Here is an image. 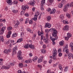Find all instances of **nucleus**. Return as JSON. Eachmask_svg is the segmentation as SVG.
Wrapping results in <instances>:
<instances>
[{
    "mask_svg": "<svg viewBox=\"0 0 73 73\" xmlns=\"http://www.w3.org/2000/svg\"><path fill=\"white\" fill-rule=\"evenodd\" d=\"M59 68L60 70H62V65L61 64H59Z\"/></svg>",
    "mask_w": 73,
    "mask_h": 73,
    "instance_id": "2f4dec72",
    "label": "nucleus"
},
{
    "mask_svg": "<svg viewBox=\"0 0 73 73\" xmlns=\"http://www.w3.org/2000/svg\"><path fill=\"white\" fill-rule=\"evenodd\" d=\"M38 66L40 69H41L42 68V66H41V65H38Z\"/></svg>",
    "mask_w": 73,
    "mask_h": 73,
    "instance_id": "5fc2aeb1",
    "label": "nucleus"
},
{
    "mask_svg": "<svg viewBox=\"0 0 73 73\" xmlns=\"http://www.w3.org/2000/svg\"><path fill=\"white\" fill-rule=\"evenodd\" d=\"M6 28V27H2L0 32V35H2L3 34L4 32V31H5V29Z\"/></svg>",
    "mask_w": 73,
    "mask_h": 73,
    "instance_id": "1a4fd4ad",
    "label": "nucleus"
},
{
    "mask_svg": "<svg viewBox=\"0 0 73 73\" xmlns=\"http://www.w3.org/2000/svg\"><path fill=\"white\" fill-rule=\"evenodd\" d=\"M7 3L8 4H9L11 3V0H7Z\"/></svg>",
    "mask_w": 73,
    "mask_h": 73,
    "instance_id": "09e8293b",
    "label": "nucleus"
},
{
    "mask_svg": "<svg viewBox=\"0 0 73 73\" xmlns=\"http://www.w3.org/2000/svg\"><path fill=\"white\" fill-rule=\"evenodd\" d=\"M65 3L66 1H65L64 0H63L62 1L61 3H62V4H65Z\"/></svg>",
    "mask_w": 73,
    "mask_h": 73,
    "instance_id": "a18cd8bd",
    "label": "nucleus"
},
{
    "mask_svg": "<svg viewBox=\"0 0 73 73\" xmlns=\"http://www.w3.org/2000/svg\"><path fill=\"white\" fill-rule=\"evenodd\" d=\"M50 32H53V33L52 34V36L54 37H57V31L56 30L54 29L51 28L50 29Z\"/></svg>",
    "mask_w": 73,
    "mask_h": 73,
    "instance_id": "f03ea898",
    "label": "nucleus"
},
{
    "mask_svg": "<svg viewBox=\"0 0 73 73\" xmlns=\"http://www.w3.org/2000/svg\"><path fill=\"white\" fill-rule=\"evenodd\" d=\"M33 20H34L35 21H37V19L36 17H34L33 18Z\"/></svg>",
    "mask_w": 73,
    "mask_h": 73,
    "instance_id": "49530a36",
    "label": "nucleus"
},
{
    "mask_svg": "<svg viewBox=\"0 0 73 73\" xmlns=\"http://www.w3.org/2000/svg\"><path fill=\"white\" fill-rule=\"evenodd\" d=\"M24 12L22 11L21 12V15L22 16V15H24Z\"/></svg>",
    "mask_w": 73,
    "mask_h": 73,
    "instance_id": "8fccbe9b",
    "label": "nucleus"
},
{
    "mask_svg": "<svg viewBox=\"0 0 73 73\" xmlns=\"http://www.w3.org/2000/svg\"><path fill=\"white\" fill-rule=\"evenodd\" d=\"M62 53L60 52L58 54V56L59 57H61V56H62Z\"/></svg>",
    "mask_w": 73,
    "mask_h": 73,
    "instance_id": "3c124183",
    "label": "nucleus"
},
{
    "mask_svg": "<svg viewBox=\"0 0 73 73\" xmlns=\"http://www.w3.org/2000/svg\"><path fill=\"white\" fill-rule=\"evenodd\" d=\"M12 29V27L10 26L7 28V30L9 31H11Z\"/></svg>",
    "mask_w": 73,
    "mask_h": 73,
    "instance_id": "a878e982",
    "label": "nucleus"
},
{
    "mask_svg": "<svg viewBox=\"0 0 73 73\" xmlns=\"http://www.w3.org/2000/svg\"><path fill=\"white\" fill-rule=\"evenodd\" d=\"M69 50L68 49H66L65 50V52L67 54H68L69 53Z\"/></svg>",
    "mask_w": 73,
    "mask_h": 73,
    "instance_id": "c9c22d12",
    "label": "nucleus"
},
{
    "mask_svg": "<svg viewBox=\"0 0 73 73\" xmlns=\"http://www.w3.org/2000/svg\"><path fill=\"white\" fill-rule=\"evenodd\" d=\"M17 50V47L16 46H15V48H13V54H15L16 53V50Z\"/></svg>",
    "mask_w": 73,
    "mask_h": 73,
    "instance_id": "9d476101",
    "label": "nucleus"
},
{
    "mask_svg": "<svg viewBox=\"0 0 73 73\" xmlns=\"http://www.w3.org/2000/svg\"><path fill=\"white\" fill-rule=\"evenodd\" d=\"M64 17V15H61L60 16V18L61 19H63Z\"/></svg>",
    "mask_w": 73,
    "mask_h": 73,
    "instance_id": "37998d69",
    "label": "nucleus"
},
{
    "mask_svg": "<svg viewBox=\"0 0 73 73\" xmlns=\"http://www.w3.org/2000/svg\"><path fill=\"white\" fill-rule=\"evenodd\" d=\"M51 19V18H50V17L49 16H48V17H47V21H49Z\"/></svg>",
    "mask_w": 73,
    "mask_h": 73,
    "instance_id": "72a5a7b5",
    "label": "nucleus"
},
{
    "mask_svg": "<svg viewBox=\"0 0 73 73\" xmlns=\"http://www.w3.org/2000/svg\"><path fill=\"white\" fill-rule=\"evenodd\" d=\"M16 36H17V35L16 34V33H14L13 34L12 36V37L13 38H14V37H16Z\"/></svg>",
    "mask_w": 73,
    "mask_h": 73,
    "instance_id": "c85d7f7f",
    "label": "nucleus"
},
{
    "mask_svg": "<svg viewBox=\"0 0 73 73\" xmlns=\"http://www.w3.org/2000/svg\"><path fill=\"white\" fill-rule=\"evenodd\" d=\"M63 30L64 31H68L69 30V26L68 25H66L64 26L63 28Z\"/></svg>",
    "mask_w": 73,
    "mask_h": 73,
    "instance_id": "2eb2a0df",
    "label": "nucleus"
},
{
    "mask_svg": "<svg viewBox=\"0 0 73 73\" xmlns=\"http://www.w3.org/2000/svg\"><path fill=\"white\" fill-rule=\"evenodd\" d=\"M25 16H27V17H28V16H29V15L28 13H26L25 14Z\"/></svg>",
    "mask_w": 73,
    "mask_h": 73,
    "instance_id": "de8ad7c7",
    "label": "nucleus"
},
{
    "mask_svg": "<svg viewBox=\"0 0 73 73\" xmlns=\"http://www.w3.org/2000/svg\"><path fill=\"white\" fill-rule=\"evenodd\" d=\"M47 10H48V12H49V11H51V9H50V8H48L47 9Z\"/></svg>",
    "mask_w": 73,
    "mask_h": 73,
    "instance_id": "680f3d73",
    "label": "nucleus"
},
{
    "mask_svg": "<svg viewBox=\"0 0 73 73\" xmlns=\"http://www.w3.org/2000/svg\"><path fill=\"white\" fill-rule=\"evenodd\" d=\"M53 58L54 60H56V56H57V50L55 48H54V50L52 52Z\"/></svg>",
    "mask_w": 73,
    "mask_h": 73,
    "instance_id": "20e7f679",
    "label": "nucleus"
},
{
    "mask_svg": "<svg viewBox=\"0 0 73 73\" xmlns=\"http://www.w3.org/2000/svg\"><path fill=\"white\" fill-rule=\"evenodd\" d=\"M6 68H5V69H9V68L11 67L10 65L9 64H7L5 66Z\"/></svg>",
    "mask_w": 73,
    "mask_h": 73,
    "instance_id": "393cba45",
    "label": "nucleus"
},
{
    "mask_svg": "<svg viewBox=\"0 0 73 73\" xmlns=\"http://www.w3.org/2000/svg\"><path fill=\"white\" fill-rule=\"evenodd\" d=\"M12 11L14 13H18V10H16L15 9L13 10Z\"/></svg>",
    "mask_w": 73,
    "mask_h": 73,
    "instance_id": "bb28decb",
    "label": "nucleus"
},
{
    "mask_svg": "<svg viewBox=\"0 0 73 73\" xmlns=\"http://www.w3.org/2000/svg\"><path fill=\"white\" fill-rule=\"evenodd\" d=\"M16 25H20V22H19V21H17L16 22Z\"/></svg>",
    "mask_w": 73,
    "mask_h": 73,
    "instance_id": "a19ab883",
    "label": "nucleus"
},
{
    "mask_svg": "<svg viewBox=\"0 0 73 73\" xmlns=\"http://www.w3.org/2000/svg\"><path fill=\"white\" fill-rule=\"evenodd\" d=\"M43 62L44 64H46V62H47V61H45V60H44L43 61Z\"/></svg>",
    "mask_w": 73,
    "mask_h": 73,
    "instance_id": "0e129e2a",
    "label": "nucleus"
},
{
    "mask_svg": "<svg viewBox=\"0 0 73 73\" xmlns=\"http://www.w3.org/2000/svg\"><path fill=\"white\" fill-rule=\"evenodd\" d=\"M40 9L41 11H44V5L42 2V4H40Z\"/></svg>",
    "mask_w": 73,
    "mask_h": 73,
    "instance_id": "f3484780",
    "label": "nucleus"
},
{
    "mask_svg": "<svg viewBox=\"0 0 73 73\" xmlns=\"http://www.w3.org/2000/svg\"><path fill=\"white\" fill-rule=\"evenodd\" d=\"M42 1L41 2V4H42V3L43 4H44V3H45V0H42Z\"/></svg>",
    "mask_w": 73,
    "mask_h": 73,
    "instance_id": "603ef678",
    "label": "nucleus"
},
{
    "mask_svg": "<svg viewBox=\"0 0 73 73\" xmlns=\"http://www.w3.org/2000/svg\"><path fill=\"white\" fill-rule=\"evenodd\" d=\"M69 37L68 36H67L65 37V39L66 40H68V39H69Z\"/></svg>",
    "mask_w": 73,
    "mask_h": 73,
    "instance_id": "052dcab7",
    "label": "nucleus"
},
{
    "mask_svg": "<svg viewBox=\"0 0 73 73\" xmlns=\"http://www.w3.org/2000/svg\"><path fill=\"white\" fill-rule=\"evenodd\" d=\"M29 47L30 48H31V49H35V46L34 45H32L31 44L29 45V44H27L26 45L24 46V47L26 49H28Z\"/></svg>",
    "mask_w": 73,
    "mask_h": 73,
    "instance_id": "7ed1b4c3",
    "label": "nucleus"
},
{
    "mask_svg": "<svg viewBox=\"0 0 73 73\" xmlns=\"http://www.w3.org/2000/svg\"><path fill=\"white\" fill-rule=\"evenodd\" d=\"M63 24H68V21H63Z\"/></svg>",
    "mask_w": 73,
    "mask_h": 73,
    "instance_id": "58836bf2",
    "label": "nucleus"
},
{
    "mask_svg": "<svg viewBox=\"0 0 73 73\" xmlns=\"http://www.w3.org/2000/svg\"><path fill=\"white\" fill-rule=\"evenodd\" d=\"M28 5H30L31 6H34L35 5V2H30L29 3H28Z\"/></svg>",
    "mask_w": 73,
    "mask_h": 73,
    "instance_id": "dca6fc26",
    "label": "nucleus"
},
{
    "mask_svg": "<svg viewBox=\"0 0 73 73\" xmlns=\"http://www.w3.org/2000/svg\"><path fill=\"white\" fill-rule=\"evenodd\" d=\"M56 11V10L53 9H52V10H51V12H50V13H51V14H52H52L55 13Z\"/></svg>",
    "mask_w": 73,
    "mask_h": 73,
    "instance_id": "a211bd4d",
    "label": "nucleus"
},
{
    "mask_svg": "<svg viewBox=\"0 0 73 73\" xmlns=\"http://www.w3.org/2000/svg\"><path fill=\"white\" fill-rule=\"evenodd\" d=\"M38 33L39 36H41V40H42L43 39V41L45 42V43L46 44L48 43V38H44L45 36H44V32L42 31H41V32L38 31Z\"/></svg>",
    "mask_w": 73,
    "mask_h": 73,
    "instance_id": "f257e3e1",
    "label": "nucleus"
},
{
    "mask_svg": "<svg viewBox=\"0 0 73 73\" xmlns=\"http://www.w3.org/2000/svg\"><path fill=\"white\" fill-rule=\"evenodd\" d=\"M49 32V30L48 29H46L45 30V32H46V33H48Z\"/></svg>",
    "mask_w": 73,
    "mask_h": 73,
    "instance_id": "e2e57ef3",
    "label": "nucleus"
},
{
    "mask_svg": "<svg viewBox=\"0 0 73 73\" xmlns=\"http://www.w3.org/2000/svg\"><path fill=\"white\" fill-rule=\"evenodd\" d=\"M57 65V63H56V64H54L53 65L54 67H55V66H56Z\"/></svg>",
    "mask_w": 73,
    "mask_h": 73,
    "instance_id": "338daca9",
    "label": "nucleus"
},
{
    "mask_svg": "<svg viewBox=\"0 0 73 73\" xmlns=\"http://www.w3.org/2000/svg\"><path fill=\"white\" fill-rule=\"evenodd\" d=\"M68 48V45L67 44L64 47L63 49H67Z\"/></svg>",
    "mask_w": 73,
    "mask_h": 73,
    "instance_id": "4c0bfd02",
    "label": "nucleus"
},
{
    "mask_svg": "<svg viewBox=\"0 0 73 73\" xmlns=\"http://www.w3.org/2000/svg\"><path fill=\"white\" fill-rule=\"evenodd\" d=\"M0 40L2 42H4V38L2 36H0Z\"/></svg>",
    "mask_w": 73,
    "mask_h": 73,
    "instance_id": "412c9836",
    "label": "nucleus"
},
{
    "mask_svg": "<svg viewBox=\"0 0 73 73\" xmlns=\"http://www.w3.org/2000/svg\"><path fill=\"white\" fill-rule=\"evenodd\" d=\"M69 7H70V6H69V4H67L65 5L64 6V8L63 9L64 11V12L67 11H68V8Z\"/></svg>",
    "mask_w": 73,
    "mask_h": 73,
    "instance_id": "423d86ee",
    "label": "nucleus"
},
{
    "mask_svg": "<svg viewBox=\"0 0 73 73\" xmlns=\"http://www.w3.org/2000/svg\"><path fill=\"white\" fill-rule=\"evenodd\" d=\"M28 61L29 62V63H31L32 62V60L30 59L28 60Z\"/></svg>",
    "mask_w": 73,
    "mask_h": 73,
    "instance_id": "6e6d98bb",
    "label": "nucleus"
},
{
    "mask_svg": "<svg viewBox=\"0 0 73 73\" xmlns=\"http://www.w3.org/2000/svg\"><path fill=\"white\" fill-rule=\"evenodd\" d=\"M67 36L68 37L70 38V37H72V34L70 33H68L67 34Z\"/></svg>",
    "mask_w": 73,
    "mask_h": 73,
    "instance_id": "c756f323",
    "label": "nucleus"
},
{
    "mask_svg": "<svg viewBox=\"0 0 73 73\" xmlns=\"http://www.w3.org/2000/svg\"><path fill=\"white\" fill-rule=\"evenodd\" d=\"M66 16L68 17V19H70V17H71V15L69 14L68 13H67L66 14Z\"/></svg>",
    "mask_w": 73,
    "mask_h": 73,
    "instance_id": "cd10ccee",
    "label": "nucleus"
},
{
    "mask_svg": "<svg viewBox=\"0 0 73 73\" xmlns=\"http://www.w3.org/2000/svg\"><path fill=\"white\" fill-rule=\"evenodd\" d=\"M29 8V7L27 5H23L22 6L21 9L23 10V11H25L26 10V9H28Z\"/></svg>",
    "mask_w": 73,
    "mask_h": 73,
    "instance_id": "6e6552de",
    "label": "nucleus"
},
{
    "mask_svg": "<svg viewBox=\"0 0 73 73\" xmlns=\"http://www.w3.org/2000/svg\"><path fill=\"white\" fill-rule=\"evenodd\" d=\"M70 46L72 47L71 50L72 52H73V43L72 42H71L70 44Z\"/></svg>",
    "mask_w": 73,
    "mask_h": 73,
    "instance_id": "aec40b11",
    "label": "nucleus"
},
{
    "mask_svg": "<svg viewBox=\"0 0 73 73\" xmlns=\"http://www.w3.org/2000/svg\"><path fill=\"white\" fill-rule=\"evenodd\" d=\"M62 6H63V4L61 3H60L58 4V7L59 8H62Z\"/></svg>",
    "mask_w": 73,
    "mask_h": 73,
    "instance_id": "b1692460",
    "label": "nucleus"
},
{
    "mask_svg": "<svg viewBox=\"0 0 73 73\" xmlns=\"http://www.w3.org/2000/svg\"><path fill=\"white\" fill-rule=\"evenodd\" d=\"M12 50L11 49H9L8 50H5L3 51L4 53H5V54H8V53H9V52H11Z\"/></svg>",
    "mask_w": 73,
    "mask_h": 73,
    "instance_id": "9b49d317",
    "label": "nucleus"
},
{
    "mask_svg": "<svg viewBox=\"0 0 73 73\" xmlns=\"http://www.w3.org/2000/svg\"><path fill=\"white\" fill-rule=\"evenodd\" d=\"M22 41H23V39L21 38L17 40V42H21Z\"/></svg>",
    "mask_w": 73,
    "mask_h": 73,
    "instance_id": "7c9ffc66",
    "label": "nucleus"
},
{
    "mask_svg": "<svg viewBox=\"0 0 73 73\" xmlns=\"http://www.w3.org/2000/svg\"><path fill=\"white\" fill-rule=\"evenodd\" d=\"M29 19H26V21L25 22V24H27V23H28L29 22Z\"/></svg>",
    "mask_w": 73,
    "mask_h": 73,
    "instance_id": "c03bdc74",
    "label": "nucleus"
},
{
    "mask_svg": "<svg viewBox=\"0 0 73 73\" xmlns=\"http://www.w3.org/2000/svg\"><path fill=\"white\" fill-rule=\"evenodd\" d=\"M38 58V57L37 56H35L33 58V61H34V62H35V61H36V60H37V59Z\"/></svg>",
    "mask_w": 73,
    "mask_h": 73,
    "instance_id": "5701e85b",
    "label": "nucleus"
},
{
    "mask_svg": "<svg viewBox=\"0 0 73 73\" xmlns=\"http://www.w3.org/2000/svg\"><path fill=\"white\" fill-rule=\"evenodd\" d=\"M18 56H19L18 57V59L20 60H22L23 59V58L22 57H21L20 56H21L22 55V53L21 52V50H19L18 52Z\"/></svg>",
    "mask_w": 73,
    "mask_h": 73,
    "instance_id": "0eeeda50",
    "label": "nucleus"
},
{
    "mask_svg": "<svg viewBox=\"0 0 73 73\" xmlns=\"http://www.w3.org/2000/svg\"><path fill=\"white\" fill-rule=\"evenodd\" d=\"M46 73H54V72H50V70H48L47 71V72Z\"/></svg>",
    "mask_w": 73,
    "mask_h": 73,
    "instance_id": "864d4df0",
    "label": "nucleus"
},
{
    "mask_svg": "<svg viewBox=\"0 0 73 73\" xmlns=\"http://www.w3.org/2000/svg\"><path fill=\"white\" fill-rule=\"evenodd\" d=\"M52 26V25L51 24H50L49 23H47L46 25H45L44 27L45 28H46L48 27V28H50Z\"/></svg>",
    "mask_w": 73,
    "mask_h": 73,
    "instance_id": "ddd939ff",
    "label": "nucleus"
},
{
    "mask_svg": "<svg viewBox=\"0 0 73 73\" xmlns=\"http://www.w3.org/2000/svg\"><path fill=\"white\" fill-rule=\"evenodd\" d=\"M33 21L32 20H31L29 21V23L30 24H33Z\"/></svg>",
    "mask_w": 73,
    "mask_h": 73,
    "instance_id": "ea45409f",
    "label": "nucleus"
},
{
    "mask_svg": "<svg viewBox=\"0 0 73 73\" xmlns=\"http://www.w3.org/2000/svg\"><path fill=\"white\" fill-rule=\"evenodd\" d=\"M40 13H39V12L37 11L35 15V16H38Z\"/></svg>",
    "mask_w": 73,
    "mask_h": 73,
    "instance_id": "f704fd0d",
    "label": "nucleus"
},
{
    "mask_svg": "<svg viewBox=\"0 0 73 73\" xmlns=\"http://www.w3.org/2000/svg\"><path fill=\"white\" fill-rule=\"evenodd\" d=\"M11 33H12V32L11 31L8 32V34L6 36V37L7 38H9L10 37H11Z\"/></svg>",
    "mask_w": 73,
    "mask_h": 73,
    "instance_id": "4468645a",
    "label": "nucleus"
},
{
    "mask_svg": "<svg viewBox=\"0 0 73 73\" xmlns=\"http://www.w3.org/2000/svg\"><path fill=\"white\" fill-rule=\"evenodd\" d=\"M43 48H46V45L45 44H44L43 45Z\"/></svg>",
    "mask_w": 73,
    "mask_h": 73,
    "instance_id": "774afa93",
    "label": "nucleus"
},
{
    "mask_svg": "<svg viewBox=\"0 0 73 73\" xmlns=\"http://www.w3.org/2000/svg\"><path fill=\"white\" fill-rule=\"evenodd\" d=\"M64 41L62 40L61 42H59V45H61V46H63L64 45Z\"/></svg>",
    "mask_w": 73,
    "mask_h": 73,
    "instance_id": "4be33fe9",
    "label": "nucleus"
},
{
    "mask_svg": "<svg viewBox=\"0 0 73 73\" xmlns=\"http://www.w3.org/2000/svg\"><path fill=\"white\" fill-rule=\"evenodd\" d=\"M27 30L28 32H30L31 30L29 28H28L27 29Z\"/></svg>",
    "mask_w": 73,
    "mask_h": 73,
    "instance_id": "13d9d810",
    "label": "nucleus"
},
{
    "mask_svg": "<svg viewBox=\"0 0 73 73\" xmlns=\"http://www.w3.org/2000/svg\"><path fill=\"white\" fill-rule=\"evenodd\" d=\"M43 60V56H41V58H39L38 60V63H40V62H42V60Z\"/></svg>",
    "mask_w": 73,
    "mask_h": 73,
    "instance_id": "f8f14e48",
    "label": "nucleus"
},
{
    "mask_svg": "<svg viewBox=\"0 0 73 73\" xmlns=\"http://www.w3.org/2000/svg\"><path fill=\"white\" fill-rule=\"evenodd\" d=\"M72 56L73 55L72 54V53H69L68 56L69 59H70V58L72 57Z\"/></svg>",
    "mask_w": 73,
    "mask_h": 73,
    "instance_id": "6ab92c4d",
    "label": "nucleus"
},
{
    "mask_svg": "<svg viewBox=\"0 0 73 73\" xmlns=\"http://www.w3.org/2000/svg\"><path fill=\"white\" fill-rule=\"evenodd\" d=\"M68 66H66V67H65L64 71L65 72H66V71L68 70Z\"/></svg>",
    "mask_w": 73,
    "mask_h": 73,
    "instance_id": "e433bc0d",
    "label": "nucleus"
},
{
    "mask_svg": "<svg viewBox=\"0 0 73 73\" xmlns=\"http://www.w3.org/2000/svg\"><path fill=\"white\" fill-rule=\"evenodd\" d=\"M19 66L20 68H22L23 67V64L22 63L19 64Z\"/></svg>",
    "mask_w": 73,
    "mask_h": 73,
    "instance_id": "473e14b6",
    "label": "nucleus"
},
{
    "mask_svg": "<svg viewBox=\"0 0 73 73\" xmlns=\"http://www.w3.org/2000/svg\"><path fill=\"white\" fill-rule=\"evenodd\" d=\"M13 3H14L15 4H16L18 3V2L17 1H13Z\"/></svg>",
    "mask_w": 73,
    "mask_h": 73,
    "instance_id": "bf43d9fd",
    "label": "nucleus"
},
{
    "mask_svg": "<svg viewBox=\"0 0 73 73\" xmlns=\"http://www.w3.org/2000/svg\"><path fill=\"white\" fill-rule=\"evenodd\" d=\"M41 51L42 53H45L46 52V50L43 49Z\"/></svg>",
    "mask_w": 73,
    "mask_h": 73,
    "instance_id": "79ce46f5",
    "label": "nucleus"
},
{
    "mask_svg": "<svg viewBox=\"0 0 73 73\" xmlns=\"http://www.w3.org/2000/svg\"><path fill=\"white\" fill-rule=\"evenodd\" d=\"M18 73H22V72L21 71V70H19L18 71Z\"/></svg>",
    "mask_w": 73,
    "mask_h": 73,
    "instance_id": "69168bd1",
    "label": "nucleus"
},
{
    "mask_svg": "<svg viewBox=\"0 0 73 73\" xmlns=\"http://www.w3.org/2000/svg\"><path fill=\"white\" fill-rule=\"evenodd\" d=\"M56 37L55 38H53V36H51L50 37V39L52 41V44L54 45H55V44H56V43H55V42H54V41H55V40H57V39L58 38V37L56 36Z\"/></svg>",
    "mask_w": 73,
    "mask_h": 73,
    "instance_id": "39448f33",
    "label": "nucleus"
},
{
    "mask_svg": "<svg viewBox=\"0 0 73 73\" xmlns=\"http://www.w3.org/2000/svg\"><path fill=\"white\" fill-rule=\"evenodd\" d=\"M2 69H5V68H6V66H3L1 68Z\"/></svg>",
    "mask_w": 73,
    "mask_h": 73,
    "instance_id": "4d7b16f0",
    "label": "nucleus"
}]
</instances>
